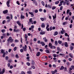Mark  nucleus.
Returning a JSON list of instances; mask_svg holds the SVG:
<instances>
[{"mask_svg":"<svg viewBox=\"0 0 74 74\" xmlns=\"http://www.w3.org/2000/svg\"><path fill=\"white\" fill-rule=\"evenodd\" d=\"M64 3V0H62L61 2H60V3L59 4L58 6H59V7L61 6L62 5V3Z\"/></svg>","mask_w":74,"mask_h":74,"instance_id":"f257e3e1","label":"nucleus"},{"mask_svg":"<svg viewBox=\"0 0 74 74\" xmlns=\"http://www.w3.org/2000/svg\"><path fill=\"white\" fill-rule=\"evenodd\" d=\"M10 0H8L6 3L8 7H10Z\"/></svg>","mask_w":74,"mask_h":74,"instance_id":"f03ea898","label":"nucleus"},{"mask_svg":"<svg viewBox=\"0 0 74 74\" xmlns=\"http://www.w3.org/2000/svg\"><path fill=\"white\" fill-rule=\"evenodd\" d=\"M64 45L65 47H68L69 45H68V43L67 42H65L64 43Z\"/></svg>","mask_w":74,"mask_h":74,"instance_id":"7ed1b4c3","label":"nucleus"},{"mask_svg":"<svg viewBox=\"0 0 74 74\" xmlns=\"http://www.w3.org/2000/svg\"><path fill=\"white\" fill-rule=\"evenodd\" d=\"M29 14H30L31 17H33V16H34V14L33 13V12H29Z\"/></svg>","mask_w":74,"mask_h":74,"instance_id":"20e7f679","label":"nucleus"},{"mask_svg":"<svg viewBox=\"0 0 74 74\" xmlns=\"http://www.w3.org/2000/svg\"><path fill=\"white\" fill-rule=\"evenodd\" d=\"M40 44H41L42 45V46H44L45 45V44L44 42L42 41L40 42Z\"/></svg>","mask_w":74,"mask_h":74,"instance_id":"39448f33","label":"nucleus"},{"mask_svg":"<svg viewBox=\"0 0 74 74\" xmlns=\"http://www.w3.org/2000/svg\"><path fill=\"white\" fill-rule=\"evenodd\" d=\"M42 27H45V24L44 23H42V25H41Z\"/></svg>","mask_w":74,"mask_h":74,"instance_id":"423d86ee","label":"nucleus"},{"mask_svg":"<svg viewBox=\"0 0 74 74\" xmlns=\"http://www.w3.org/2000/svg\"><path fill=\"white\" fill-rule=\"evenodd\" d=\"M17 24H18V25H19V26H21V25H22L21 24V23H20V22H19V21H17Z\"/></svg>","mask_w":74,"mask_h":74,"instance_id":"0eeeda50","label":"nucleus"},{"mask_svg":"<svg viewBox=\"0 0 74 74\" xmlns=\"http://www.w3.org/2000/svg\"><path fill=\"white\" fill-rule=\"evenodd\" d=\"M8 12V10H5L3 11V14H7Z\"/></svg>","mask_w":74,"mask_h":74,"instance_id":"6e6552de","label":"nucleus"},{"mask_svg":"<svg viewBox=\"0 0 74 74\" xmlns=\"http://www.w3.org/2000/svg\"><path fill=\"white\" fill-rule=\"evenodd\" d=\"M52 46V44L51 43H49V44L48 47H50V48H51V47Z\"/></svg>","mask_w":74,"mask_h":74,"instance_id":"1a4fd4ad","label":"nucleus"},{"mask_svg":"<svg viewBox=\"0 0 74 74\" xmlns=\"http://www.w3.org/2000/svg\"><path fill=\"white\" fill-rule=\"evenodd\" d=\"M21 19H24L25 18V16L21 14Z\"/></svg>","mask_w":74,"mask_h":74,"instance_id":"9d476101","label":"nucleus"},{"mask_svg":"<svg viewBox=\"0 0 74 74\" xmlns=\"http://www.w3.org/2000/svg\"><path fill=\"white\" fill-rule=\"evenodd\" d=\"M40 52H38L36 54V56H40Z\"/></svg>","mask_w":74,"mask_h":74,"instance_id":"9b49d317","label":"nucleus"},{"mask_svg":"<svg viewBox=\"0 0 74 74\" xmlns=\"http://www.w3.org/2000/svg\"><path fill=\"white\" fill-rule=\"evenodd\" d=\"M29 21L30 22H31L32 23V25H33L34 24V23H33L32 22V18H31L29 19Z\"/></svg>","mask_w":74,"mask_h":74,"instance_id":"f8f14e48","label":"nucleus"},{"mask_svg":"<svg viewBox=\"0 0 74 74\" xmlns=\"http://www.w3.org/2000/svg\"><path fill=\"white\" fill-rule=\"evenodd\" d=\"M58 32L56 31L54 33V36H56V35H58Z\"/></svg>","mask_w":74,"mask_h":74,"instance_id":"ddd939ff","label":"nucleus"},{"mask_svg":"<svg viewBox=\"0 0 74 74\" xmlns=\"http://www.w3.org/2000/svg\"><path fill=\"white\" fill-rule=\"evenodd\" d=\"M56 48V47L55 46H52L51 47L50 49H55Z\"/></svg>","mask_w":74,"mask_h":74,"instance_id":"4468645a","label":"nucleus"},{"mask_svg":"<svg viewBox=\"0 0 74 74\" xmlns=\"http://www.w3.org/2000/svg\"><path fill=\"white\" fill-rule=\"evenodd\" d=\"M1 53H5V52H4V51L3 49L1 50Z\"/></svg>","mask_w":74,"mask_h":74,"instance_id":"2eb2a0df","label":"nucleus"},{"mask_svg":"<svg viewBox=\"0 0 74 74\" xmlns=\"http://www.w3.org/2000/svg\"><path fill=\"white\" fill-rule=\"evenodd\" d=\"M27 73L29 74H32V72L31 71H27Z\"/></svg>","mask_w":74,"mask_h":74,"instance_id":"dca6fc26","label":"nucleus"},{"mask_svg":"<svg viewBox=\"0 0 74 74\" xmlns=\"http://www.w3.org/2000/svg\"><path fill=\"white\" fill-rule=\"evenodd\" d=\"M12 39V37H10L8 39V41H10Z\"/></svg>","mask_w":74,"mask_h":74,"instance_id":"f3484780","label":"nucleus"},{"mask_svg":"<svg viewBox=\"0 0 74 74\" xmlns=\"http://www.w3.org/2000/svg\"><path fill=\"white\" fill-rule=\"evenodd\" d=\"M15 57L16 59H19V57L18 54H16L15 55Z\"/></svg>","mask_w":74,"mask_h":74,"instance_id":"a211bd4d","label":"nucleus"},{"mask_svg":"<svg viewBox=\"0 0 74 74\" xmlns=\"http://www.w3.org/2000/svg\"><path fill=\"white\" fill-rule=\"evenodd\" d=\"M41 4L43 6H44L45 5V3H44V2L43 1H41Z\"/></svg>","mask_w":74,"mask_h":74,"instance_id":"6ab92c4d","label":"nucleus"},{"mask_svg":"<svg viewBox=\"0 0 74 74\" xmlns=\"http://www.w3.org/2000/svg\"><path fill=\"white\" fill-rule=\"evenodd\" d=\"M64 69V67L63 66H62L61 67V68H60V69L61 70H63Z\"/></svg>","mask_w":74,"mask_h":74,"instance_id":"aec40b11","label":"nucleus"},{"mask_svg":"<svg viewBox=\"0 0 74 74\" xmlns=\"http://www.w3.org/2000/svg\"><path fill=\"white\" fill-rule=\"evenodd\" d=\"M56 14H55L54 16H53V19H56Z\"/></svg>","mask_w":74,"mask_h":74,"instance_id":"412c9836","label":"nucleus"},{"mask_svg":"<svg viewBox=\"0 0 74 74\" xmlns=\"http://www.w3.org/2000/svg\"><path fill=\"white\" fill-rule=\"evenodd\" d=\"M58 42L59 43V44H61L62 42V41L60 40H58Z\"/></svg>","mask_w":74,"mask_h":74,"instance_id":"4be33fe9","label":"nucleus"},{"mask_svg":"<svg viewBox=\"0 0 74 74\" xmlns=\"http://www.w3.org/2000/svg\"><path fill=\"white\" fill-rule=\"evenodd\" d=\"M67 22H64V23H62L63 25H66V24H67Z\"/></svg>","mask_w":74,"mask_h":74,"instance_id":"5701e85b","label":"nucleus"},{"mask_svg":"<svg viewBox=\"0 0 74 74\" xmlns=\"http://www.w3.org/2000/svg\"><path fill=\"white\" fill-rule=\"evenodd\" d=\"M58 41H55V44L56 45H58Z\"/></svg>","mask_w":74,"mask_h":74,"instance_id":"b1692460","label":"nucleus"},{"mask_svg":"<svg viewBox=\"0 0 74 74\" xmlns=\"http://www.w3.org/2000/svg\"><path fill=\"white\" fill-rule=\"evenodd\" d=\"M45 51L46 53H49V51L48 50H46Z\"/></svg>","mask_w":74,"mask_h":74,"instance_id":"393cba45","label":"nucleus"},{"mask_svg":"<svg viewBox=\"0 0 74 74\" xmlns=\"http://www.w3.org/2000/svg\"><path fill=\"white\" fill-rule=\"evenodd\" d=\"M70 48L71 51H72L73 49V46H71Z\"/></svg>","mask_w":74,"mask_h":74,"instance_id":"a878e982","label":"nucleus"},{"mask_svg":"<svg viewBox=\"0 0 74 74\" xmlns=\"http://www.w3.org/2000/svg\"><path fill=\"white\" fill-rule=\"evenodd\" d=\"M2 33H5V29H2L1 30Z\"/></svg>","mask_w":74,"mask_h":74,"instance_id":"bb28decb","label":"nucleus"},{"mask_svg":"<svg viewBox=\"0 0 74 74\" xmlns=\"http://www.w3.org/2000/svg\"><path fill=\"white\" fill-rule=\"evenodd\" d=\"M63 7L62 6H61L60 8V11H62L63 9Z\"/></svg>","mask_w":74,"mask_h":74,"instance_id":"cd10ccee","label":"nucleus"},{"mask_svg":"<svg viewBox=\"0 0 74 74\" xmlns=\"http://www.w3.org/2000/svg\"><path fill=\"white\" fill-rule=\"evenodd\" d=\"M26 64L27 66H30V63L29 62H27L26 63Z\"/></svg>","mask_w":74,"mask_h":74,"instance_id":"c85d7f7f","label":"nucleus"},{"mask_svg":"<svg viewBox=\"0 0 74 74\" xmlns=\"http://www.w3.org/2000/svg\"><path fill=\"white\" fill-rule=\"evenodd\" d=\"M47 7L48 8H51V6L50 5H47Z\"/></svg>","mask_w":74,"mask_h":74,"instance_id":"c756f323","label":"nucleus"},{"mask_svg":"<svg viewBox=\"0 0 74 74\" xmlns=\"http://www.w3.org/2000/svg\"><path fill=\"white\" fill-rule=\"evenodd\" d=\"M40 19L42 21H44V18H41Z\"/></svg>","mask_w":74,"mask_h":74,"instance_id":"7c9ffc66","label":"nucleus"},{"mask_svg":"<svg viewBox=\"0 0 74 74\" xmlns=\"http://www.w3.org/2000/svg\"><path fill=\"white\" fill-rule=\"evenodd\" d=\"M59 1H56V2H55V4H59Z\"/></svg>","mask_w":74,"mask_h":74,"instance_id":"2f4dec72","label":"nucleus"},{"mask_svg":"<svg viewBox=\"0 0 74 74\" xmlns=\"http://www.w3.org/2000/svg\"><path fill=\"white\" fill-rule=\"evenodd\" d=\"M2 72L3 73H4V72H5V69H2Z\"/></svg>","mask_w":74,"mask_h":74,"instance_id":"473e14b6","label":"nucleus"},{"mask_svg":"<svg viewBox=\"0 0 74 74\" xmlns=\"http://www.w3.org/2000/svg\"><path fill=\"white\" fill-rule=\"evenodd\" d=\"M15 41L16 42H19V40L17 39H15Z\"/></svg>","mask_w":74,"mask_h":74,"instance_id":"72a5a7b5","label":"nucleus"},{"mask_svg":"<svg viewBox=\"0 0 74 74\" xmlns=\"http://www.w3.org/2000/svg\"><path fill=\"white\" fill-rule=\"evenodd\" d=\"M20 51L21 52H23V49H21L20 50Z\"/></svg>","mask_w":74,"mask_h":74,"instance_id":"f704fd0d","label":"nucleus"},{"mask_svg":"<svg viewBox=\"0 0 74 74\" xmlns=\"http://www.w3.org/2000/svg\"><path fill=\"white\" fill-rule=\"evenodd\" d=\"M28 37V36H27V34H25V38H27Z\"/></svg>","mask_w":74,"mask_h":74,"instance_id":"c9c22d12","label":"nucleus"},{"mask_svg":"<svg viewBox=\"0 0 74 74\" xmlns=\"http://www.w3.org/2000/svg\"><path fill=\"white\" fill-rule=\"evenodd\" d=\"M3 24H5V20H4L2 22Z\"/></svg>","mask_w":74,"mask_h":74,"instance_id":"e433bc0d","label":"nucleus"},{"mask_svg":"<svg viewBox=\"0 0 74 74\" xmlns=\"http://www.w3.org/2000/svg\"><path fill=\"white\" fill-rule=\"evenodd\" d=\"M16 49H17L16 47H14V51H16Z\"/></svg>","mask_w":74,"mask_h":74,"instance_id":"4c0bfd02","label":"nucleus"},{"mask_svg":"<svg viewBox=\"0 0 74 74\" xmlns=\"http://www.w3.org/2000/svg\"><path fill=\"white\" fill-rule=\"evenodd\" d=\"M48 46L47 45H45L44 47L45 48H46V49H47V47H48Z\"/></svg>","mask_w":74,"mask_h":74,"instance_id":"58836bf2","label":"nucleus"},{"mask_svg":"<svg viewBox=\"0 0 74 74\" xmlns=\"http://www.w3.org/2000/svg\"><path fill=\"white\" fill-rule=\"evenodd\" d=\"M10 41V42H12L14 41V39H12Z\"/></svg>","mask_w":74,"mask_h":74,"instance_id":"ea45409f","label":"nucleus"},{"mask_svg":"<svg viewBox=\"0 0 74 74\" xmlns=\"http://www.w3.org/2000/svg\"><path fill=\"white\" fill-rule=\"evenodd\" d=\"M52 30V27L51 26L50 27V31H51Z\"/></svg>","mask_w":74,"mask_h":74,"instance_id":"a19ab883","label":"nucleus"},{"mask_svg":"<svg viewBox=\"0 0 74 74\" xmlns=\"http://www.w3.org/2000/svg\"><path fill=\"white\" fill-rule=\"evenodd\" d=\"M56 8V7L53 6L52 8V10H55Z\"/></svg>","mask_w":74,"mask_h":74,"instance_id":"79ce46f5","label":"nucleus"},{"mask_svg":"<svg viewBox=\"0 0 74 74\" xmlns=\"http://www.w3.org/2000/svg\"><path fill=\"white\" fill-rule=\"evenodd\" d=\"M32 67L33 69H35L36 67H35V66H32Z\"/></svg>","mask_w":74,"mask_h":74,"instance_id":"37998d69","label":"nucleus"},{"mask_svg":"<svg viewBox=\"0 0 74 74\" xmlns=\"http://www.w3.org/2000/svg\"><path fill=\"white\" fill-rule=\"evenodd\" d=\"M31 27L32 29H34V25H32L31 26Z\"/></svg>","mask_w":74,"mask_h":74,"instance_id":"c03bdc74","label":"nucleus"},{"mask_svg":"<svg viewBox=\"0 0 74 74\" xmlns=\"http://www.w3.org/2000/svg\"><path fill=\"white\" fill-rule=\"evenodd\" d=\"M21 73L22 74H26L25 73V72H24V71H21Z\"/></svg>","mask_w":74,"mask_h":74,"instance_id":"a18cd8bd","label":"nucleus"},{"mask_svg":"<svg viewBox=\"0 0 74 74\" xmlns=\"http://www.w3.org/2000/svg\"><path fill=\"white\" fill-rule=\"evenodd\" d=\"M60 56H64V54L62 53H60L59 54Z\"/></svg>","mask_w":74,"mask_h":74,"instance_id":"49530a36","label":"nucleus"},{"mask_svg":"<svg viewBox=\"0 0 74 74\" xmlns=\"http://www.w3.org/2000/svg\"><path fill=\"white\" fill-rule=\"evenodd\" d=\"M11 46L12 47H14V46H15V44L14 43H12L11 45Z\"/></svg>","mask_w":74,"mask_h":74,"instance_id":"de8ad7c7","label":"nucleus"},{"mask_svg":"<svg viewBox=\"0 0 74 74\" xmlns=\"http://www.w3.org/2000/svg\"><path fill=\"white\" fill-rule=\"evenodd\" d=\"M23 30L24 31V32H25V31L26 30V28L24 27L23 28Z\"/></svg>","mask_w":74,"mask_h":74,"instance_id":"09e8293b","label":"nucleus"},{"mask_svg":"<svg viewBox=\"0 0 74 74\" xmlns=\"http://www.w3.org/2000/svg\"><path fill=\"white\" fill-rule=\"evenodd\" d=\"M57 55L56 54H54L53 55V56L54 58H56V57Z\"/></svg>","mask_w":74,"mask_h":74,"instance_id":"8fccbe9b","label":"nucleus"},{"mask_svg":"<svg viewBox=\"0 0 74 74\" xmlns=\"http://www.w3.org/2000/svg\"><path fill=\"white\" fill-rule=\"evenodd\" d=\"M3 58H5V53H3Z\"/></svg>","mask_w":74,"mask_h":74,"instance_id":"3c124183","label":"nucleus"},{"mask_svg":"<svg viewBox=\"0 0 74 74\" xmlns=\"http://www.w3.org/2000/svg\"><path fill=\"white\" fill-rule=\"evenodd\" d=\"M70 11V10H69V9H68L67 10V14H69V12Z\"/></svg>","mask_w":74,"mask_h":74,"instance_id":"603ef678","label":"nucleus"},{"mask_svg":"<svg viewBox=\"0 0 74 74\" xmlns=\"http://www.w3.org/2000/svg\"><path fill=\"white\" fill-rule=\"evenodd\" d=\"M49 27V25H47V26H46V29H47V28H48V27Z\"/></svg>","mask_w":74,"mask_h":74,"instance_id":"864d4df0","label":"nucleus"},{"mask_svg":"<svg viewBox=\"0 0 74 74\" xmlns=\"http://www.w3.org/2000/svg\"><path fill=\"white\" fill-rule=\"evenodd\" d=\"M64 33V30L61 31V33L62 34H63Z\"/></svg>","mask_w":74,"mask_h":74,"instance_id":"5fc2aeb1","label":"nucleus"},{"mask_svg":"<svg viewBox=\"0 0 74 74\" xmlns=\"http://www.w3.org/2000/svg\"><path fill=\"white\" fill-rule=\"evenodd\" d=\"M12 50V49H9V50H8V52H10Z\"/></svg>","mask_w":74,"mask_h":74,"instance_id":"6e6d98bb","label":"nucleus"},{"mask_svg":"<svg viewBox=\"0 0 74 74\" xmlns=\"http://www.w3.org/2000/svg\"><path fill=\"white\" fill-rule=\"evenodd\" d=\"M51 73L53 74H54L55 73V72L53 71H51Z\"/></svg>","mask_w":74,"mask_h":74,"instance_id":"4d7b16f0","label":"nucleus"},{"mask_svg":"<svg viewBox=\"0 0 74 74\" xmlns=\"http://www.w3.org/2000/svg\"><path fill=\"white\" fill-rule=\"evenodd\" d=\"M54 72L55 73H57V72H58V70H57L56 69L54 70Z\"/></svg>","mask_w":74,"mask_h":74,"instance_id":"13d9d810","label":"nucleus"},{"mask_svg":"<svg viewBox=\"0 0 74 74\" xmlns=\"http://www.w3.org/2000/svg\"><path fill=\"white\" fill-rule=\"evenodd\" d=\"M10 18V17L9 16H7L6 17V19H9Z\"/></svg>","mask_w":74,"mask_h":74,"instance_id":"bf43d9fd","label":"nucleus"},{"mask_svg":"<svg viewBox=\"0 0 74 74\" xmlns=\"http://www.w3.org/2000/svg\"><path fill=\"white\" fill-rule=\"evenodd\" d=\"M37 38H34V41H37Z\"/></svg>","mask_w":74,"mask_h":74,"instance_id":"052dcab7","label":"nucleus"},{"mask_svg":"<svg viewBox=\"0 0 74 74\" xmlns=\"http://www.w3.org/2000/svg\"><path fill=\"white\" fill-rule=\"evenodd\" d=\"M72 26H73V25H72V24H71V25H70L69 27H70V28H72Z\"/></svg>","mask_w":74,"mask_h":74,"instance_id":"680f3d73","label":"nucleus"},{"mask_svg":"<svg viewBox=\"0 0 74 74\" xmlns=\"http://www.w3.org/2000/svg\"><path fill=\"white\" fill-rule=\"evenodd\" d=\"M8 58H9L8 56H6L5 57V59L6 60H8Z\"/></svg>","mask_w":74,"mask_h":74,"instance_id":"e2e57ef3","label":"nucleus"},{"mask_svg":"<svg viewBox=\"0 0 74 74\" xmlns=\"http://www.w3.org/2000/svg\"><path fill=\"white\" fill-rule=\"evenodd\" d=\"M45 32H42V35H43V34H45Z\"/></svg>","mask_w":74,"mask_h":74,"instance_id":"0e129e2a","label":"nucleus"},{"mask_svg":"<svg viewBox=\"0 0 74 74\" xmlns=\"http://www.w3.org/2000/svg\"><path fill=\"white\" fill-rule=\"evenodd\" d=\"M8 67H10V63H8Z\"/></svg>","mask_w":74,"mask_h":74,"instance_id":"69168bd1","label":"nucleus"},{"mask_svg":"<svg viewBox=\"0 0 74 74\" xmlns=\"http://www.w3.org/2000/svg\"><path fill=\"white\" fill-rule=\"evenodd\" d=\"M16 3H17V4H18V5H20V3H19V1H17L16 2Z\"/></svg>","mask_w":74,"mask_h":74,"instance_id":"338daca9","label":"nucleus"},{"mask_svg":"<svg viewBox=\"0 0 74 74\" xmlns=\"http://www.w3.org/2000/svg\"><path fill=\"white\" fill-rule=\"evenodd\" d=\"M38 10H35V13H37V12H38Z\"/></svg>","mask_w":74,"mask_h":74,"instance_id":"774afa93","label":"nucleus"}]
</instances>
